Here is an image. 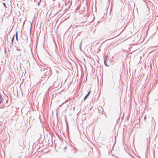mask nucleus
I'll return each mask as SVG.
<instances>
[{
    "label": "nucleus",
    "instance_id": "obj_7",
    "mask_svg": "<svg viewBox=\"0 0 158 158\" xmlns=\"http://www.w3.org/2000/svg\"><path fill=\"white\" fill-rule=\"evenodd\" d=\"M18 37V34H17V31H16V33L15 34V37Z\"/></svg>",
    "mask_w": 158,
    "mask_h": 158
},
{
    "label": "nucleus",
    "instance_id": "obj_14",
    "mask_svg": "<svg viewBox=\"0 0 158 158\" xmlns=\"http://www.w3.org/2000/svg\"><path fill=\"white\" fill-rule=\"evenodd\" d=\"M40 0V1H41V0Z\"/></svg>",
    "mask_w": 158,
    "mask_h": 158
},
{
    "label": "nucleus",
    "instance_id": "obj_3",
    "mask_svg": "<svg viewBox=\"0 0 158 158\" xmlns=\"http://www.w3.org/2000/svg\"><path fill=\"white\" fill-rule=\"evenodd\" d=\"M41 135L40 134H37L36 135V137L38 138H40L41 137Z\"/></svg>",
    "mask_w": 158,
    "mask_h": 158
},
{
    "label": "nucleus",
    "instance_id": "obj_9",
    "mask_svg": "<svg viewBox=\"0 0 158 158\" xmlns=\"http://www.w3.org/2000/svg\"><path fill=\"white\" fill-rule=\"evenodd\" d=\"M16 40L17 41H18V37H16Z\"/></svg>",
    "mask_w": 158,
    "mask_h": 158
},
{
    "label": "nucleus",
    "instance_id": "obj_11",
    "mask_svg": "<svg viewBox=\"0 0 158 158\" xmlns=\"http://www.w3.org/2000/svg\"><path fill=\"white\" fill-rule=\"evenodd\" d=\"M42 69L43 70V69H40V71H42Z\"/></svg>",
    "mask_w": 158,
    "mask_h": 158
},
{
    "label": "nucleus",
    "instance_id": "obj_10",
    "mask_svg": "<svg viewBox=\"0 0 158 158\" xmlns=\"http://www.w3.org/2000/svg\"><path fill=\"white\" fill-rule=\"evenodd\" d=\"M8 111V110H6V111H4V112H7Z\"/></svg>",
    "mask_w": 158,
    "mask_h": 158
},
{
    "label": "nucleus",
    "instance_id": "obj_12",
    "mask_svg": "<svg viewBox=\"0 0 158 158\" xmlns=\"http://www.w3.org/2000/svg\"><path fill=\"white\" fill-rule=\"evenodd\" d=\"M17 50H18V51H19V49H17Z\"/></svg>",
    "mask_w": 158,
    "mask_h": 158
},
{
    "label": "nucleus",
    "instance_id": "obj_2",
    "mask_svg": "<svg viewBox=\"0 0 158 158\" xmlns=\"http://www.w3.org/2000/svg\"><path fill=\"white\" fill-rule=\"evenodd\" d=\"M91 93V91H89L88 94L86 95V96H85V97L84 98V100H85L86 98H88L89 94H90Z\"/></svg>",
    "mask_w": 158,
    "mask_h": 158
},
{
    "label": "nucleus",
    "instance_id": "obj_1",
    "mask_svg": "<svg viewBox=\"0 0 158 158\" xmlns=\"http://www.w3.org/2000/svg\"><path fill=\"white\" fill-rule=\"evenodd\" d=\"M107 60L106 56H105L104 57V61L105 65L106 66H108V65L106 64V61Z\"/></svg>",
    "mask_w": 158,
    "mask_h": 158
},
{
    "label": "nucleus",
    "instance_id": "obj_8",
    "mask_svg": "<svg viewBox=\"0 0 158 158\" xmlns=\"http://www.w3.org/2000/svg\"><path fill=\"white\" fill-rule=\"evenodd\" d=\"M40 2H41V1H40V0L39 2L38 3V6L40 5Z\"/></svg>",
    "mask_w": 158,
    "mask_h": 158
},
{
    "label": "nucleus",
    "instance_id": "obj_4",
    "mask_svg": "<svg viewBox=\"0 0 158 158\" xmlns=\"http://www.w3.org/2000/svg\"><path fill=\"white\" fill-rule=\"evenodd\" d=\"M14 35H13L12 39H11V44H13V41H14Z\"/></svg>",
    "mask_w": 158,
    "mask_h": 158
},
{
    "label": "nucleus",
    "instance_id": "obj_13",
    "mask_svg": "<svg viewBox=\"0 0 158 158\" xmlns=\"http://www.w3.org/2000/svg\"><path fill=\"white\" fill-rule=\"evenodd\" d=\"M101 109H102V107H101Z\"/></svg>",
    "mask_w": 158,
    "mask_h": 158
},
{
    "label": "nucleus",
    "instance_id": "obj_6",
    "mask_svg": "<svg viewBox=\"0 0 158 158\" xmlns=\"http://www.w3.org/2000/svg\"><path fill=\"white\" fill-rule=\"evenodd\" d=\"M3 5H4V6L5 8L6 7V4H5V3H4V2H3Z\"/></svg>",
    "mask_w": 158,
    "mask_h": 158
},
{
    "label": "nucleus",
    "instance_id": "obj_5",
    "mask_svg": "<svg viewBox=\"0 0 158 158\" xmlns=\"http://www.w3.org/2000/svg\"><path fill=\"white\" fill-rule=\"evenodd\" d=\"M82 44V41L81 42L80 44V46H79V48L80 50H81V45Z\"/></svg>",
    "mask_w": 158,
    "mask_h": 158
}]
</instances>
